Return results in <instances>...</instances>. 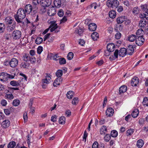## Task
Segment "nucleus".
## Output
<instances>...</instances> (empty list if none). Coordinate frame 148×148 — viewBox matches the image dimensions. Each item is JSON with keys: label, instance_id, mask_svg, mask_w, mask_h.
Here are the masks:
<instances>
[{"label": "nucleus", "instance_id": "09e8293b", "mask_svg": "<svg viewBox=\"0 0 148 148\" xmlns=\"http://www.w3.org/2000/svg\"><path fill=\"white\" fill-rule=\"evenodd\" d=\"M59 60L60 64H64L66 63V59L64 58H59Z\"/></svg>", "mask_w": 148, "mask_h": 148}, {"label": "nucleus", "instance_id": "603ef678", "mask_svg": "<svg viewBox=\"0 0 148 148\" xmlns=\"http://www.w3.org/2000/svg\"><path fill=\"white\" fill-rule=\"evenodd\" d=\"M144 32L143 29H139L137 30L136 32V34L137 35V37H138V35L143 34Z\"/></svg>", "mask_w": 148, "mask_h": 148}, {"label": "nucleus", "instance_id": "f03ea898", "mask_svg": "<svg viewBox=\"0 0 148 148\" xmlns=\"http://www.w3.org/2000/svg\"><path fill=\"white\" fill-rule=\"evenodd\" d=\"M48 23L51 25H50L49 28L46 29L43 32V34H45L48 32L49 28H51L50 32H52L56 29L58 26L57 24L56 23V21H50L49 20L48 21Z\"/></svg>", "mask_w": 148, "mask_h": 148}, {"label": "nucleus", "instance_id": "393cba45", "mask_svg": "<svg viewBox=\"0 0 148 148\" xmlns=\"http://www.w3.org/2000/svg\"><path fill=\"white\" fill-rule=\"evenodd\" d=\"M16 23H14L12 25H9L7 27V29L8 31L10 32L12 31L15 28Z\"/></svg>", "mask_w": 148, "mask_h": 148}, {"label": "nucleus", "instance_id": "aec40b11", "mask_svg": "<svg viewBox=\"0 0 148 148\" xmlns=\"http://www.w3.org/2000/svg\"><path fill=\"white\" fill-rule=\"evenodd\" d=\"M97 27L96 25L94 23L90 24L88 26V29L90 31H95Z\"/></svg>", "mask_w": 148, "mask_h": 148}, {"label": "nucleus", "instance_id": "1a4fd4ad", "mask_svg": "<svg viewBox=\"0 0 148 148\" xmlns=\"http://www.w3.org/2000/svg\"><path fill=\"white\" fill-rule=\"evenodd\" d=\"M56 14V10L55 8L52 6L49 8L47 11V14L50 16H53Z\"/></svg>", "mask_w": 148, "mask_h": 148}, {"label": "nucleus", "instance_id": "58836bf2", "mask_svg": "<svg viewBox=\"0 0 148 148\" xmlns=\"http://www.w3.org/2000/svg\"><path fill=\"white\" fill-rule=\"evenodd\" d=\"M59 123L61 124H64L65 122V118L64 116L60 117L59 120Z\"/></svg>", "mask_w": 148, "mask_h": 148}, {"label": "nucleus", "instance_id": "cd10ccee", "mask_svg": "<svg viewBox=\"0 0 148 148\" xmlns=\"http://www.w3.org/2000/svg\"><path fill=\"white\" fill-rule=\"evenodd\" d=\"M31 56L28 54L25 53L23 57V60L27 62L29 61L30 59Z\"/></svg>", "mask_w": 148, "mask_h": 148}, {"label": "nucleus", "instance_id": "39448f33", "mask_svg": "<svg viewBox=\"0 0 148 148\" xmlns=\"http://www.w3.org/2000/svg\"><path fill=\"white\" fill-rule=\"evenodd\" d=\"M21 36V32L17 30H14L12 34V36L14 40H18L19 39Z\"/></svg>", "mask_w": 148, "mask_h": 148}, {"label": "nucleus", "instance_id": "864d4df0", "mask_svg": "<svg viewBox=\"0 0 148 148\" xmlns=\"http://www.w3.org/2000/svg\"><path fill=\"white\" fill-rule=\"evenodd\" d=\"M111 138V136L110 134H107L104 138V139L106 142H108Z\"/></svg>", "mask_w": 148, "mask_h": 148}, {"label": "nucleus", "instance_id": "f704fd0d", "mask_svg": "<svg viewBox=\"0 0 148 148\" xmlns=\"http://www.w3.org/2000/svg\"><path fill=\"white\" fill-rule=\"evenodd\" d=\"M136 39V36L133 34H131L128 37V40L130 42H133Z\"/></svg>", "mask_w": 148, "mask_h": 148}, {"label": "nucleus", "instance_id": "423d86ee", "mask_svg": "<svg viewBox=\"0 0 148 148\" xmlns=\"http://www.w3.org/2000/svg\"><path fill=\"white\" fill-rule=\"evenodd\" d=\"M144 41L145 40L143 37V36H139L138 37L136 40V44L138 46H141L143 45Z\"/></svg>", "mask_w": 148, "mask_h": 148}, {"label": "nucleus", "instance_id": "37998d69", "mask_svg": "<svg viewBox=\"0 0 148 148\" xmlns=\"http://www.w3.org/2000/svg\"><path fill=\"white\" fill-rule=\"evenodd\" d=\"M139 12V9L137 7H134L132 10V12L134 14L136 15L138 14Z\"/></svg>", "mask_w": 148, "mask_h": 148}, {"label": "nucleus", "instance_id": "dca6fc26", "mask_svg": "<svg viewBox=\"0 0 148 148\" xmlns=\"http://www.w3.org/2000/svg\"><path fill=\"white\" fill-rule=\"evenodd\" d=\"M127 88L126 86L123 85L121 86L119 89V95H121L123 94L127 91Z\"/></svg>", "mask_w": 148, "mask_h": 148}, {"label": "nucleus", "instance_id": "e433bc0d", "mask_svg": "<svg viewBox=\"0 0 148 148\" xmlns=\"http://www.w3.org/2000/svg\"><path fill=\"white\" fill-rule=\"evenodd\" d=\"M5 97L6 99L10 100H12L14 98V96L12 94H6Z\"/></svg>", "mask_w": 148, "mask_h": 148}, {"label": "nucleus", "instance_id": "c756f323", "mask_svg": "<svg viewBox=\"0 0 148 148\" xmlns=\"http://www.w3.org/2000/svg\"><path fill=\"white\" fill-rule=\"evenodd\" d=\"M139 113L138 110L137 109H135L132 112L131 114L132 116L134 118H136L138 115Z\"/></svg>", "mask_w": 148, "mask_h": 148}, {"label": "nucleus", "instance_id": "bb28decb", "mask_svg": "<svg viewBox=\"0 0 148 148\" xmlns=\"http://www.w3.org/2000/svg\"><path fill=\"white\" fill-rule=\"evenodd\" d=\"M144 144L143 140L142 139H140L138 140L137 142L136 145L138 148L142 147Z\"/></svg>", "mask_w": 148, "mask_h": 148}, {"label": "nucleus", "instance_id": "9d476101", "mask_svg": "<svg viewBox=\"0 0 148 148\" xmlns=\"http://www.w3.org/2000/svg\"><path fill=\"white\" fill-rule=\"evenodd\" d=\"M7 73L2 72L0 73V80L3 82H6L8 80Z\"/></svg>", "mask_w": 148, "mask_h": 148}, {"label": "nucleus", "instance_id": "052dcab7", "mask_svg": "<svg viewBox=\"0 0 148 148\" xmlns=\"http://www.w3.org/2000/svg\"><path fill=\"white\" fill-rule=\"evenodd\" d=\"M122 3H123L125 6L128 7L130 5V3L129 1L127 0H124L122 1Z\"/></svg>", "mask_w": 148, "mask_h": 148}, {"label": "nucleus", "instance_id": "2eb2a0df", "mask_svg": "<svg viewBox=\"0 0 148 148\" xmlns=\"http://www.w3.org/2000/svg\"><path fill=\"white\" fill-rule=\"evenodd\" d=\"M107 48L108 51L111 52L114 50L115 46L114 44L113 43H110L108 45Z\"/></svg>", "mask_w": 148, "mask_h": 148}, {"label": "nucleus", "instance_id": "b1692460", "mask_svg": "<svg viewBox=\"0 0 148 148\" xmlns=\"http://www.w3.org/2000/svg\"><path fill=\"white\" fill-rule=\"evenodd\" d=\"M146 24V21L145 19L141 20L139 23V26L141 28H144L145 27Z\"/></svg>", "mask_w": 148, "mask_h": 148}, {"label": "nucleus", "instance_id": "7c9ffc66", "mask_svg": "<svg viewBox=\"0 0 148 148\" xmlns=\"http://www.w3.org/2000/svg\"><path fill=\"white\" fill-rule=\"evenodd\" d=\"M141 10L145 13L148 12V6L146 4L142 5L141 6Z\"/></svg>", "mask_w": 148, "mask_h": 148}, {"label": "nucleus", "instance_id": "49530a36", "mask_svg": "<svg viewBox=\"0 0 148 148\" xmlns=\"http://www.w3.org/2000/svg\"><path fill=\"white\" fill-rule=\"evenodd\" d=\"M117 135L118 132L116 130H113L111 132L110 136L112 137L115 138L116 137Z\"/></svg>", "mask_w": 148, "mask_h": 148}, {"label": "nucleus", "instance_id": "de8ad7c7", "mask_svg": "<svg viewBox=\"0 0 148 148\" xmlns=\"http://www.w3.org/2000/svg\"><path fill=\"white\" fill-rule=\"evenodd\" d=\"M10 84L13 86H19L18 81H17L14 80L11 81L10 82Z\"/></svg>", "mask_w": 148, "mask_h": 148}, {"label": "nucleus", "instance_id": "c85d7f7f", "mask_svg": "<svg viewBox=\"0 0 148 148\" xmlns=\"http://www.w3.org/2000/svg\"><path fill=\"white\" fill-rule=\"evenodd\" d=\"M51 79V77L48 74H47L46 78L42 80V82L43 84H48L49 83V81Z\"/></svg>", "mask_w": 148, "mask_h": 148}, {"label": "nucleus", "instance_id": "c03bdc74", "mask_svg": "<svg viewBox=\"0 0 148 148\" xmlns=\"http://www.w3.org/2000/svg\"><path fill=\"white\" fill-rule=\"evenodd\" d=\"M134 132V130L133 129H130L127 131L126 134L127 136H130L133 134Z\"/></svg>", "mask_w": 148, "mask_h": 148}, {"label": "nucleus", "instance_id": "8fccbe9b", "mask_svg": "<svg viewBox=\"0 0 148 148\" xmlns=\"http://www.w3.org/2000/svg\"><path fill=\"white\" fill-rule=\"evenodd\" d=\"M74 54L72 52H69L67 56V58L68 60H72Z\"/></svg>", "mask_w": 148, "mask_h": 148}, {"label": "nucleus", "instance_id": "680f3d73", "mask_svg": "<svg viewBox=\"0 0 148 148\" xmlns=\"http://www.w3.org/2000/svg\"><path fill=\"white\" fill-rule=\"evenodd\" d=\"M64 12L62 10H60L58 13V15L60 17H62L64 15Z\"/></svg>", "mask_w": 148, "mask_h": 148}, {"label": "nucleus", "instance_id": "f257e3e1", "mask_svg": "<svg viewBox=\"0 0 148 148\" xmlns=\"http://www.w3.org/2000/svg\"><path fill=\"white\" fill-rule=\"evenodd\" d=\"M25 16V13L24 10L22 8H21L18 10L16 14L15 15V18L18 23H21L22 20Z\"/></svg>", "mask_w": 148, "mask_h": 148}, {"label": "nucleus", "instance_id": "f3484780", "mask_svg": "<svg viewBox=\"0 0 148 148\" xmlns=\"http://www.w3.org/2000/svg\"><path fill=\"white\" fill-rule=\"evenodd\" d=\"M119 51L118 49H116L114 53V56H112L109 57V59L111 60H113L117 59L118 57Z\"/></svg>", "mask_w": 148, "mask_h": 148}, {"label": "nucleus", "instance_id": "a18cd8bd", "mask_svg": "<svg viewBox=\"0 0 148 148\" xmlns=\"http://www.w3.org/2000/svg\"><path fill=\"white\" fill-rule=\"evenodd\" d=\"M20 103V101L18 99H15L12 102V104L14 106H18Z\"/></svg>", "mask_w": 148, "mask_h": 148}, {"label": "nucleus", "instance_id": "9b49d317", "mask_svg": "<svg viewBox=\"0 0 148 148\" xmlns=\"http://www.w3.org/2000/svg\"><path fill=\"white\" fill-rule=\"evenodd\" d=\"M127 54V49L125 48H121L119 51L118 55L120 56L124 57Z\"/></svg>", "mask_w": 148, "mask_h": 148}, {"label": "nucleus", "instance_id": "7ed1b4c3", "mask_svg": "<svg viewBox=\"0 0 148 148\" xmlns=\"http://www.w3.org/2000/svg\"><path fill=\"white\" fill-rule=\"evenodd\" d=\"M119 2L117 0H108L106 5L110 8H116L119 5Z\"/></svg>", "mask_w": 148, "mask_h": 148}, {"label": "nucleus", "instance_id": "ddd939ff", "mask_svg": "<svg viewBox=\"0 0 148 148\" xmlns=\"http://www.w3.org/2000/svg\"><path fill=\"white\" fill-rule=\"evenodd\" d=\"M139 83V80L138 78L135 77L132 78L131 80V85L132 86H136Z\"/></svg>", "mask_w": 148, "mask_h": 148}, {"label": "nucleus", "instance_id": "c9c22d12", "mask_svg": "<svg viewBox=\"0 0 148 148\" xmlns=\"http://www.w3.org/2000/svg\"><path fill=\"white\" fill-rule=\"evenodd\" d=\"M63 74L62 71L60 69L58 70L56 73V76L58 78H61Z\"/></svg>", "mask_w": 148, "mask_h": 148}, {"label": "nucleus", "instance_id": "774afa93", "mask_svg": "<svg viewBox=\"0 0 148 148\" xmlns=\"http://www.w3.org/2000/svg\"><path fill=\"white\" fill-rule=\"evenodd\" d=\"M98 143L97 141L94 142L92 145V148H98Z\"/></svg>", "mask_w": 148, "mask_h": 148}, {"label": "nucleus", "instance_id": "bf43d9fd", "mask_svg": "<svg viewBox=\"0 0 148 148\" xmlns=\"http://www.w3.org/2000/svg\"><path fill=\"white\" fill-rule=\"evenodd\" d=\"M0 103L3 106H5L7 104V101L4 99H2Z\"/></svg>", "mask_w": 148, "mask_h": 148}, {"label": "nucleus", "instance_id": "6ab92c4d", "mask_svg": "<svg viewBox=\"0 0 148 148\" xmlns=\"http://www.w3.org/2000/svg\"><path fill=\"white\" fill-rule=\"evenodd\" d=\"M18 82L19 83V86L24 88L27 82L24 81V78L21 77L20 79L18 80Z\"/></svg>", "mask_w": 148, "mask_h": 148}, {"label": "nucleus", "instance_id": "4be33fe9", "mask_svg": "<svg viewBox=\"0 0 148 148\" xmlns=\"http://www.w3.org/2000/svg\"><path fill=\"white\" fill-rule=\"evenodd\" d=\"M54 4L55 6L58 8H59L61 5H63L64 4H63L61 2V0H54Z\"/></svg>", "mask_w": 148, "mask_h": 148}, {"label": "nucleus", "instance_id": "6e6d98bb", "mask_svg": "<svg viewBox=\"0 0 148 148\" xmlns=\"http://www.w3.org/2000/svg\"><path fill=\"white\" fill-rule=\"evenodd\" d=\"M5 29L4 25L2 23H0V33H3Z\"/></svg>", "mask_w": 148, "mask_h": 148}, {"label": "nucleus", "instance_id": "5fc2aeb1", "mask_svg": "<svg viewBox=\"0 0 148 148\" xmlns=\"http://www.w3.org/2000/svg\"><path fill=\"white\" fill-rule=\"evenodd\" d=\"M143 104L144 106H148V99L147 97H145L143 102Z\"/></svg>", "mask_w": 148, "mask_h": 148}, {"label": "nucleus", "instance_id": "13d9d810", "mask_svg": "<svg viewBox=\"0 0 148 148\" xmlns=\"http://www.w3.org/2000/svg\"><path fill=\"white\" fill-rule=\"evenodd\" d=\"M125 24L127 25H129L131 23V21L129 19L125 17V21L124 22Z\"/></svg>", "mask_w": 148, "mask_h": 148}, {"label": "nucleus", "instance_id": "a19ab883", "mask_svg": "<svg viewBox=\"0 0 148 148\" xmlns=\"http://www.w3.org/2000/svg\"><path fill=\"white\" fill-rule=\"evenodd\" d=\"M75 32H76V33L77 32L78 34L80 35L81 34H82L83 32V30L82 28L79 27L76 28Z\"/></svg>", "mask_w": 148, "mask_h": 148}, {"label": "nucleus", "instance_id": "6e6552de", "mask_svg": "<svg viewBox=\"0 0 148 148\" xmlns=\"http://www.w3.org/2000/svg\"><path fill=\"white\" fill-rule=\"evenodd\" d=\"M18 63V60L15 58L12 59L10 62V66L12 68L16 67Z\"/></svg>", "mask_w": 148, "mask_h": 148}, {"label": "nucleus", "instance_id": "338daca9", "mask_svg": "<svg viewBox=\"0 0 148 148\" xmlns=\"http://www.w3.org/2000/svg\"><path fill=\"white\" fill-rule=\"evenodd\" d=\"M36 61V59L32 56H31L30 59L29 61H30L32 63H35Z\"/></svg>", "mask_w": 148, "mask_h": 148}, {"label": "nucleus", "instance_id": "0e129e2a", "mask_svg": "<svg viewBox=\"0 0 148 148\" xmlns=\"http://www.w3.org/2000/svg\"><path fill=\"white\" fill-rule=\"evenodd\" d=\"M23 119L25 122H26L27 121L28 117L27 116V114L26 112H25L23 114Z\"/></svg>", "mask_w": 148, "mask_h": 148}, {"label": "nucleus", "instance_id": "2f4dec72", "mask_svg": "<svg viewBox=\"0 0 148 148\" xmlns=\"http://www.w3.org/2000/svg\"><path fill=\"white\" fill-rule=\"evenodd\" d=\"M10 121L8 120L4 121L2 123V125L5 128L7 127L10 125Z\"/></svg>", "mask_w": 148, "mask_h": 148}, {"label": "nucleus", "instance_id": "0eeeda50", "mask_svg": "<svg viewBox=\"0 0 148 148\" xmlns=\"http://www.w3.org/2000/svg\"><path fill=\"white\" fill-rule=\"evenodd\" d=\"M39 4L42 7H48L51 5V3L49 0H41Z\"/></svg>", "mask_w": 148, "mask_h": 148}, {"label": "nucleus", "instance_id": "3c124183", "mask_svg": "<svg viewBox=\"0 0 148 148\" xmlns=\"http://www.w3.org/2000/svg\"><path fill=\"white\" fill-rule=\"evenodd\" d=\"M123 26L122 25L118 24L116 25V28L115 29L117 31L119 32L122 30L123 29Z\"/></svg>", "mask_w": 148, "mask_h": 148}, {"label": "nucleus", "instance_id": "4468645a", "mask_svg": "<svg viewBox=\"0 0 148 148\" xmlns=\"http://www.w3.org/2000/svg\"><path fill=\"white\" fill-rule=\"evenodd\" d=\"M5 23L9 25H12L14 23H15V21L12 19V18L10 17H6L5 19Z\"/></svg>", "mask_w": 148, "mask_h": 148}, {"label": "nucleus", "instance_id": "f8f14e48", "mask_svg": "<svg viewBox=\"0 0 148 148\" xmlns=\"http://www.w3.org/2000/svg\"><path fill=\"white\" fill-rule=\"evenodd\" d=\"M114 110L112 108H109L107 109L106 113L107 116L111 117L113 115Z\"/></svg>", "mask_w": 148, "mask_h": 148}, {"label": "nucleus", "instance_id": "ea45409f", "mask_svg": "<svg viewBox=\"0 0 148 148\" xmlns=\"http://www.w3.org/2000/svg\"><path fill=\"white\" fill-rule=\"evenodd\" d=\"M43 41L42 38L40 37H37L35 40L36 43L37 45L40 44Z\"/></svg>", "mask_w": 148, "mask_h": 148}, {"label": "nucleus", "instance_id": "69168bd1", "mask_svg": "<svg viewBox=\"0 0 148 148\" xmlns=\"http://www.w3.org/2000/svg\"><path fill=\"white\" fill-rule=\"evenodd\" d=\"M42 51V47L41 46H39L37 49V53L40 54Z\"/></svg>", "mask_w": 148, "mask_h": 148}, {"label": "nucleus", "instance_id": "a211bd4d", "mask_svg": "<svg viewBox=\"0 0 148 148\" xmlns=\"http://www.w3.org/2000/svg\"><path fill=\"white\" fill-rule=\"evenodd\" d=\"M127 54L129 55H132L134 52V49L133 46L131 45H129L127 49Z\"/></svg>", "mask_w": 148, "mask_h": 148}, {"label": "nucleus", "instance_id": "473e14b6", "mask_svg": "<svg viewBox=\"0 0 148 148\" xmlns=\"http://www.w3.org/2000/svg\"><path fill=\"white\" fill-rule=\"evenodd\" d=\"M91 37L93 40H95L98 38L99 35L96 32H93L91 34Z\"/></svg>", "mask_w": 148, "mask_h": 148}, {"label": "nucleus", "instance_id": "72a5a7b5", "mask_svg": "<svg viewBox=\"0 0 148 148\" xmlns=\"http://www.w3.org/2000/svg\"><path fill=\"white\" fill-rule=\"evenodd\" d=\"M74 95V92H73L70 91L67 92L66 94V96L68 99H72V97Z\"/></svg>", "mask_w": 148, "mask_h": 148}, {"label": "nucleus", "instance_id": "412c9836", "mask_svg": "<svg viewBox=\"0 0 148 148\" xmlns=\"http://www.w3.org/2000/svg\"><path fill=\"white\" fill-rule=\"evenodd\" d=\"M126 17L125 16H119L116 19V22L118 24H121L124 22L125 20Z\"/></svg>", "mask_w": 148, "mask_h": 148}, {"label": "nucleus", "instance_id": "20e7f679", "mask_svg": "<svg viewBox=\"0 0 148 148\" xmlns=\"http://www.w3.org/2000/svg\"><path fill=\"white\" fill-rule=\"evenodd\" d=\"M37 9L38 8L37 7L33 8L31 5L29 4H27L25 7V12L27 14H29L33 11V12L35 14L37 12Z\"/></svg>", "mask_w": 148, "mask_h": 148}, {"label": "nucleus", "instance_id": "4d7b16f0", "mask_svg": "<svg viewBox=\"0 0 148 148\" xmlns=\"http://www.w3.org/2000/svg\"><path fill=\"white\" fill-rule=\"evenodd\" d=\"M78 98H77L75 97L73 99L72 103L73 105H76L78 103Z\"/></svg>", "mask_w": 148, "mask_h": 148}, {"label": "nucleus", "instance_id": "4c0bfd02", "mask_svg": "<svg viewBox=\"0 0 148 148\" xmlns=\"http://www.w3.org/2000/svg\"><path fill=\"white\" fill-rule=\"evenodd\" d=\"M109 16L110 18H114L116 17V13L115 11L112 10L109 12Z\"/></svg>", "mask_w": 148, "mask_h": 148}, {"label": "nucleus", "instance_id": "79ce46f5", "mask_svg": "<svg viewBox=\"0 0 148 148\" xmlns=\"http://www.w3.org/2000/svg\"><path fill=\"white\" fill-rule=\"evenodd\" d=\"M16 145V143L14 141L10 142L8 145V148H14Z\"/></svg>", "mask_w": 148, "mask_h": 148}, {"label": "nucleus", "instance_id": "5701e85b", "mask_svg": "<svg viewBox=\"0 0 148 148\" xmlns=\"http://www.w3.org/2000/svg\"><path fill=\"white\" fill-rule=\"evenodd\" d=\"M62 79L61 78H57L54 81L53 83V85L55 87H57L59 85L61 82L62 81Z\"/></svg>", "mask_w": 148, "mask_h": 148}, {"label": "nucleus", "instance_id": "e2e57ef3", "mask_svg": "<svg viewBox=\"0 0 148 148\" xmlns=\"http://www.w3.org/2000/svg\"><path fill=\"white\" fill-rule=\"evenodd\" d=\"M121 34L120 33L117 32L115 35V38L117 39H119L121 38Z\"/></svg>", "mask_w": 148, "mask_h": 148}, {"label": "nucleus", "instance_id": "a878e982", "mask_svg": "<svg viewBox=\"0 0 148 148\" xmlns=\"http://www.w3.org/2000/svg\"><path fill=\"white\" fill-rule=\"evenodd\" d=\"M29 66V64L26 62H22L20 65L21 68L23 69H28Z\"/></svg>", "mask_w": 148, "mask_h": 148}]
</instances>
